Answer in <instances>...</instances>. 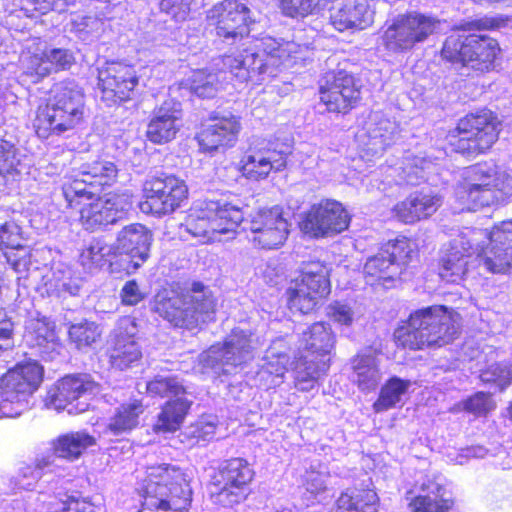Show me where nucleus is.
<instances>
[{
	"label": "nucleus",
	"instance_id": "4",
	"mask_svg": "<svg viewBox=\"0 0 512 512\" xmlns=\"http://www.w3.org/2000/svg\"><path fill=\"white\" fill-rule=\"evenodd\" d=\"M216 301L211 290L200 282L158 293L155 311L171 325L193 331L213 319Z\"/></svg>",
	"mask_w": 512,
	"mask_h": 512
},
{
	"label": "nucleus",
	"instance_id": "20",
	"mask_svg": "<svg viewBox=\"0 0 512 512\" xmlns=\"http://www.w3.org/2000/svg\"><path fill=\"white\" fill-rule=\"evenodd\" d=\"M99 393L100 385L91 375H68L49 391L47 399L48 404L58 411L79 414L89 409L90 401Z\"/></svg>",
	"mask_w": 512,
	"mask_h": 512
},
{
	"label": "nucleus",
	"instance_id": "30",
	"mask_svg": "<svg viewBox=\"0 0 512 512\" xmlns=\"http://www.w3.org/2000/svg\"><path fill=\"white\" fill-rule=\"evenodd\" d=\"M400 135L398 123L382 112L370 114L363 132L357 137L367 155L380 156L391 145L396 143Z\"/></svg>",
	"mask_w": 512,
	"mask_h": 512
},
{
	"label": "nucleus",
	"instance_id": "37",
	"mask_svg": "<svg viewBox=\"0 0 512 512\" xmlns=\"http://www.w3.org/2000/svg\"><path fill=\"white\" fill-rule=\"evenodd\" d=\"M24 339L43 359H53L54 354H58L54 326L45 318L29 320Z\"/></svg>",
	"mask_w": 512,
	"mask_h": 512
},
{
	"label": "nucleus",
	"instance_id": "16",
	"mask_svg": "<svg viewBox=\"0 0 512 512\" xmlns=\"http://www.w3.org/2000/svg\"><path fill=\"white\" fill-rule=\"evenodd\" d=\"M146 391L151 396L169 397L158 415L154 429L157 432H174L179 429L192 401L182 383L175 376L158 375L146 383Z\"/></svg>",
	"mask_w": 512,
	"mask_h": 512
},
{
	"label": "nucleus",
	"instance_id": "55",
	"mask_svg": "<svg viewBox=\"0 0 512 512\" xmlns=\"http://www.w3.org/2000/svg\"><path fill=\"white\" fill-rule=\"evenodd\" d=\"M494 408L491 395L485 392H478L463 402V409L476 415H485Z\"/></svg>",
	"mask_w": 512,
	"mask_h": 512
},
{
	"label": "nucleus",
	"instance_id": "46",
	"mask_svg": "<svg viewBox=\"0 0 512 512\" xmlns=\"http://www.w3.org/2000/svg\"><path fill=\"white\" fill-rule=\"evenodd\" d=\"M410 381L392 377L381 388L378 399L373 404L376 412L387 411L401 402L402 396L407 392Z\"/></svg>",
	"mask_w": 512,
	"mask_h": 512
},
{
	"label": "nucleus",
	"instance_id": "52",
	"mask_svg": "<svg viewBox=\"0 0 512 512\" xmlns=\"http://www.w3.org/2000/svg\"><path fill=\"white\" fill-rule=\"evenodd\" d=\"M51 465L49 458H42L34 466L25 467L19 485L26 490H33L37 481L46 476L47 471H51Z\"/></svg>",
	"mask_w": 512,
	"mask_h": 512
},
{
	"label": "nucleus",
	"instance_id": "6",
	"mask_svg": "<svg viewBox=\"0 0 512 512\" xmlns=\"http://www.w3.org/2000/svg\"><path fill=\"white\" fill-rule=\"evenodd\" d=\"M86 114L83 89L74 80L56 83L44 106L37 111L34 126L40 137L62 135L84 123Z\"/></svg>",
	"mask_w": 512,
	"mask_h": 512
},
{
	"label": "nucleus",
	"instance_id": "8",
	"mask_svg": "<svg viewBox=\"0 0 512 512\" xmlns=\"http://www.w3.org/2000/svg\"><path fill=\"white\" fill-rule=\"evenodd\" d=\"M512 196V176L493 162L478 163L465 171V183L456 188L461 210L489 206Z\"/></svg>",
	"mask_w": 512,
	"mask_h": 512
},
{
	"label": "nucleus",
	"instance_id": "18",
	"mask_svg": "<svg viewBox=\"0 0 512 512\" xmlns=\"http://www.w3.org/2000/svg\"><path fill=\"white\" fill-rule=\"evenodd\" d=\"M75 63L73 52L66 48L49 47L39 39H33L23 49L20 64L25 74L37 82L51 73L68 70Z\"/></svg>",
	"mask_w": 512,
	"mask_h": 512
},
{
	"label": "nucleus",
	"instance_id": "50",
	"mask_svg": "<svg viewBox=\"0 0 512 512\" xmlns=\"http://www.w3.org/2000/svg\"><path fill=\"white\" fill-rule=\"evenodd\" d=\"M69 339L78 349L90 347L101 336V329L94 322L83 321L72 324L69 328Z\"/></svg>",
	"mask_w": 512,
	"mask_h": 512
},
{
	"label": "nucleus",
	"instance_id": "2",
	"mask_svg": "<svg viewBox=\"0 0 512 512\" xmlns=\"http://www.w3.org/2000/svg\"><path fill=\"white\" fill-rule=\"evenodd\" d=\"M118 170L107 160L83 163L64 177L62 195L70 208L85 204L80 210V223L87 231L106 229L123 218L129 203L119 195L99 197L105 186L115 182Z\"/></svg>",
	"mask_w": 512,
	"mask_h": 512
},
{
	"label": "nucleus",
	"instance_id": "25",
	"mask_svg": "<svg viewBox=\"0 0 512 512\" xmlns=\"http://www.w3.org/2000/svg\"><path fill=\"white\" fill-rule=\"evenodd\" d=\"M349 222V214L343 205L338 201L326 199L312 205L299 225L305 235L323 238L346 230Z\"/></svg>",
	"mask_w": 512,
	"mask_h": 512
},
{
	"label": "nucleus",
	"instance_id": "15",
	"mask_svg": "<svg viewBox=\"0 0 512 512\" xmlns=\"http://www.w3.org/2000/svg\"><path fill=\"white\" fill-rule=\"evenodd\" d=\"M330 291L328 268L321 262H310L305 264L300 275L291 281L286 294L290 309L307 314L313 311Z\"/></svg>",
	"mask_w": 512,
	"mask_h": 512
},
{
	"label": "nucleus",
	"instance_id": "40",
	"mask_svg": "<svg viewBox=\"0 0 512 512\" xmlns=\"http://www.w3.org/2000/svg\"><path fill=\"white\" fill-rule=\"evenodd\" d=\"M353 379L364 392L375 390L381 381V372L376 357L369 352H362L352 360Z\"/></svg>",
	"mask_w": 512,
	"mask_h": 512
},
{
	"label": "nucleus",
	"instance_id": "9",
	"mask_svg": "<svg viewBox=\"0 0 512 512\" xmlns=\"http://www.w3.org/2000/svg\"><path fill=\"white\" fill-rule=\"evenodd\" d=\"M244 221L239 203L226 199L207 200L197 204L184 224L186 231L202 242L220 240L218 235L234 234Z\"/></svg>",
	"mask_w": 512,
	"mask_h": 512
},
{
	"label": "nucleus",
	"instance_id": "39",
	"mask_svg": "<svg viewBox=\"0 0 512 512\" xmlns=\"http://www.w3.org/2000/svg\"><path fill=\"white\" fill-rule=\"evenodd\" d=\"M144 410L145 406L140 399L120 404L110 417L107 430L116 436L131 432L138 427Z\"/></svg>",
	"mask_w": 512,
	"mask_h": 512
},
{
	"label": "nucleus",
	"instance_id": "59",
	"mask_svg": "<svg viewBox=\"0 0 512 512\" xmlns=\"http://www.w3.org/2000/svg\"><path fill=\"white\" fill-rule=\"evenodd\" d=\"M121 300L124 305L134 306L140 303L145 294L140 290L135 280L127 281L121 289Z\"/></svg>",
	"mask_w": 512,
	"mask_h": 512
},
{
	"label": "nucleus",
	"instance_id": "22",
	"mask_svg": "<svg viewBox=\"0 0 512 512\" xmlns=\"http://www.w3.org/2000/svg\"><path fill=\"white\" fill-rule=\"evenodd\" d=\"M144 199L139 207L143 213L166 215L186 200L188 189L184 181L173 175L153 177L144 184Z\"/></svg>",
	"mask_w": 512,
	"mask_h": 512
},
{
	"label": "nucleus",
	"instance_id": "34",
	"mask_svg": "<svg viewBox=\"0 0 512 512\" xmlns=\"http://www.w3.org/2000/svg\"><path fill=\"white\" fill-rule=\"evenodd\" d=\"M240 122L234 115L215 116L198 135L202 150L212 152L220 147L230 146L236 141Z\"/></svg>",
	"mask_w": 512,
	"mask_h": 512
},
{
	"label": "nucleus",
	"instance_id": "29",
	"mask_svg": "<svg viewBox=\"0 0 512 512\" xmlns=\"http://www.w3.org/2000/svg\"><path fill=\"white\" fill-rule=\"evenodd\" d=\"M480 230L486 234L481 242L483 253L480 254L485 272H508L512 268V219L494 225L491 231Z\"/></svg>",
	"mask_w": 512,
	"mask_h": 512
},
{
	"label": "nucleus",
	"instance_id": "45",
	"mask_svg": "<svg viewBox=\"0 0 512 512\" xmlns=\"http://www.w3.org/2000/svg\"><path fill=\"white\" fill-rule=\"evenodd\" d=\"M81 283V278L74 276L70 268L64 267L53 270L45 286L48 293L74 296L79 292Z\"/></svg>",
	"mask_w": 512,
	"mask_h": 512
},
{
	"label": "nucleus",
	"instance_id": "31",
	"mask_svg": "<svg viewBox=\"0 0 512 512\" xmlns=\"http://www.w3.org/2000/svg\"><path fill=\"white\" fill-rule=\"evenodd\" d=\"M181 104L172 99L155 108L146 130L148 140L154 144H165L173 140L182 126Z\"/></svg>",
	"mask_w": 512,
	"mask_h": 512
},
{
	"label": "nucleus",
	"instance_id": "5",
	"mask_svg": "<svg viewBox=\"0 0 512 512\" xmlns=\"http://www.w3.org/2000/svg\"><path fill=\"white\" fill-rule=\"evenodd\" d=\"M189 481V475L176 465L149 467L138 512H188L192 500Z\"/></svg>",
	"mask_w": 512,
	"mask_h": 512
},
{
	"label": "nucleus",
	"instance_id": "58",
	"mask_svg": "<svg viewBox=\"0 0 512 512\" xmlns=\"http://www.w3.org/2000/svg\"><path fill=\"white\" fill-rule=\"evenodd\" d=\"M289 346L285 338L279 337L272 341L269 348L266 351L265 357L268 360L274 362H282V366L287 368L290 360L288 354Z\"/></svg>",
	"mask_w": 512,
	"mask_h": 512
},
{
	"label": "nucleus",
	"instance_id": "63",
	"mask_svg": "<svg viewBox=\"0 0 512 512\" xmlns=\"http://www.w3.org/2000/svg\"><path fill=\"white\" fill-rule=\"evenodd\" d=\"M22 5L27 12L36 11L40 14H46L50 10L56 9L53 0H22Z\"/></svg>",
	"mask_w": 512,
	"mask_h": 512
},
{
	"label": "nucleus",
	"instance_id": "11",
	"mask_svg": "<svg viewBox=\"0 0 512 512\" xmlns=\"http://www.w3.org/2000/svg\"><path fill=\"white\" fill-rule=\"evenodd\" d=\"M262 345L256 333L235 328L223 344L212 345L202 353L200 360L204 367L211 368L216 374L231 375L251 361Z\"/></svg>",
	"mask_w": 512,
	"mask_h": 512
},
{
	"label": "nucleus",
	"instance_id": "13",
	"mask_svg": "<svg viewBox=\"0 0 512 512\" xmlns=\"http://www.w3.org/2000/svg\"><path fill=\"white\" fill-rule=\"evenodd\" d=\"M499 125L497 116L488 109L466 115L459 120L457 135L451 140L453 150L466 157L485 153L497 141Z\"/></svg>",
	"mask_w": 512,
	"mask_h": 512
},
{
	"label": "nucleus",
	"instance_id": "42",
	"mask_svg": "<svg viewBox=\"0 0 512 512\" xmlns=\"http://www.w3.org/2000/svg\"><path fill=\"white\" fill-rule=\"evenodd\" d=\"M96 444V439L84 430L60 435L53 442L54 453L60 457L74 460L89 447Z\"/></svg>",
	"mask_w": 512,
	"mask_h": 512
},
{
	"label": "nucleus",
	"instance_id": "3",
	"mask_svg": "<svg viewBox=\"0 0 512 512\" xmlns=\"http://www.w3.org/2000/svg\"><path fill=\"white\" fill-rule=\"evenodd\" d=\"M503 25V20L485 16L473 21L461 23L444 41L441 55L452 63H461L476 71H489L494 67L495 59L500 52L498 42L487 36L464 32L494 30Z\"/></svg>",
	"mask_w": 512,
	"mask_h": 512
},
{
	"label": "nucleus",
	"instance_id": "48",
	"mask_svg": "<svg viewBox=\"0 0 512 512\" xmlns=\"http://www.w3.org/2000/svg\"><path fill=\"white\" fill-rule=\"evenodd\" d=\"M332 0H280V9L285 16L304 18L316 15Z\"/></svg>",
	"mask_w": 512,
	"mask_h": 512
},
{
	"label": "nucleus",
	"instance_id": "23",
	"mask_svg": "<svg viewBox=\"0 0 512 512\" xmlns=\"http://www.w3.org/2000/svg\"><path fill=\"white\" fill-rule=\"evenodd\" d=\"M138 325L132 317L120 318L109 335L106 354L112 368L124 371L139 365L142 348L138 342Z\"/></svg>",
	"mask_w": 512,
	"mask_h": 512
},
{
	"label": "nucleus",
	"instance_id": "61",
	"mask_svg": "<svg viewBox=\"0 0 512 512\" xmlns=\"http://www.w3.org/2000/svg\"><path fill=\"white\" fill-rule=\"evenodd\" d=\"M59 503L65 511L94 512L93 505L78 495H65V499L60 498Z\"/></svg>",
	"mask_w": 512,
	"mask_h": 512
},
{
	"label": "nucleus",
	"instance_id": "43",
	"mask_svg": "<svg viewBox=\"0 0 512 512\" xmlns=\"http://www.w3.org/2000/svg\"><path fill=\"white\" fill-rule=\"evenodd\" d=\"M316 358V356H311V358L301 356L296 363V381L301 390L312 389L318 378L328 370V361L324 359L316 361Z\"/></svg>",
	"mask_w": 512,
	"mask_h": 512
},
{
	"label": "nucleus",
	"instance_id": "12",
	"mask_svg": "<svg viewBox=\"0 0 512 512\" xmlns=\"http://www.w3.org/2000/svg\"><path fill=\"white\" fill-rule=\"evenodd\" d=\"M43 369L37 362L18 364L0 379V418L18 417L29 408V398L39 387Z\"/></svg>",
	"mask_w": 512,
	"mask_h": 512
},
{
	"label": "nucleus",
	"instance_id": "53",
	"mask_svg": "<svg viewBox=\"0 0 512 512\" xmlns=\"http://www.w3.org/2000/svg\"><path fill=\"white\" fill-rule=\"evenodd\" d=\"M480 377L483 382L496 383L503 390L512 381V366L507 363H494L482 371Z\"/></svg>",
	"mask_w": 512,
	"mask_h": 512
},
{
	"label": "nucleus",
	"instance_id": "60",
	"mask_svg": "<svg viewBox=\"0 0 512 512\" xmlns=\"http://www.w3.org/2000/svg\"><path fill=\"white\" fill-rule=\"evenodd\" d=\"M416 210V204H414L412 195L398 203L394 208L395 214L399 220L407 224L418 221V214H416Z\"/></svg>",
	"mask_w": 512,
	"mask_h": 512
},
{
	"label": "nucleus",
	"instance_id": "51",
	"mask_svg": "<svg viewBox=\"0 0 512 512\" xmlns=\"http://www.w3.org/2000/svg\"><path fill=\"white\" fill-rule=\"evenodd\" d=\"M286 371L287 368L282 366V362H274L264 358L263 364L256 373V380L260 386L270 389L282 383Z\"/></svg>",
	"mask_w": 512,
	"mask_h": 512
},
{
	"label": "nucleus",
	"instance_id": "62",
	"mask_svg": "<svg viewBox=\"0 0 512 512\" xmlns=\"http://www.w3.org/2000/svg\"><path fill=\"white\" fill-rule=\"evenodd\" d=\"M161 11L171 14L175 18H184L188 4L184 0H159Z\"/></svg>",
	"mask_w": 512,
	"mask_h": 512
},
{
	"label": "nucleus",
	"instance_id": "44",
	"mask_svg": "<svg viewBox=\"0 0 512 512\" xmlns=\"http://www.w3.org/2000/svg\"><path fill=\"white\" fill-rule=\"evenodd\" d=\"M329 483V469L327 465L320 462L312 463L302 476V486L309 495L308 501L311 502L328 490Z\"/></svg>",
	"mask_w": 512,
	"mask_h": 512
},
{
	"label": "nucleus",
	"instance_id": "28",
	"mask_svg": "<svg viewBox=\"0 0 512 512\" xmlns=\"http://www.w3.org/2000/svg\"><path fill=\"white\" fill-rule=\"evenodd\" d=\"M319 98L328 112L345 114L359 101L360 90L352 74L331 71L320 80Z\"/></svg>",
	"mask_w": 512,
	"mask_h": 512
},
{
	"label": "nucleus",
	"instance_id": "26",
	"mask_svg": "<svg viewBox=\"0 0 512 512\" xmlns=\"http://www.w3.org/2000/svg\"><path fill=\"white\" fill-rule=\"evenodd\" d=\"M138 82L134 67L124 62H106L98 69L100 98L108 106L131 99Z\"/></svg>",
	"mask_w": 512,
	"mask_h": 512
},
{
	"label": "nucleus",
	"instance_id": "56",
	"mask_svg": "<svg viewBox=\"0 0 512 512\" xmlns=\"http://www.w3.org/2000/svg\"><path fill=\"white\" fill-rule=\"evenodd\" d=\"M412 197L414 204H416L418 221L431 216L442 203L441 198L437 195L415 193Z\"/></svg>",
	"mask_w": 512,
	"mask_h": 512
},
{
	"label": "nucleus",
	"instance_id": "64",
	"mask_svg": "<svg viewBox=\"0 0 512 512\" xmlns=\"http://www.w3.org/2000/svg\"><path fill=\"white\" fill-rule=\"evenodd\" d=\"M15 250H11V252L5 253L7 262L13 268V270L17 273H24L28 270L29 260L27 258L26 253L24 252L20 255Z\"/></svg>",
	"mask_w": 512,
	"mask_h": 512
},
{
	"label": "nucleus",
	"instance_id": "47",
	"mask_svg": "<svg viewBox=\"0 0 512 512\" xmlns=\"http://www.w3.org/2000/svg\"><path fill=\"white\" fill-rule=\"evenodd\" d=\"M116 248L101 238H94L80 254V262L86 269L102 267L115 254Z\"/></svg>",
	"mask_w": 512,
	"mask_h": 512
},
{
	"label": "nucleus",
	"instance_id": "1",
	"mask_svg": "<svg viewBox=\"0 0 512 512\" xmlns=\"http://www.w3.org/2000/svg\"><path fill=\"white\" fill-rule=\"evenodd\" d=\"M298 48L294 42L280 43L272 37H263L241 52L223 56V71L194 70L182 85L200 98H212L222 87L220 78L226 72L241 83L261 84L276 77L282 68L292 67L299 59Z\"/></svg>",
	"mask_w": 512,
	"mask_h": 512
},
{
	"label": "nucleus",
	"instance_id": "36",
	"mask_svg": "<svg viewBox=\"0 0 512 512\" xmlns=\"http://www.w3.org/2000/svg\"><path fill=\"white\" fill-rule=\"evenodd\" d=\"M388 171V176L398 185H418L437 171V163L425 156L407 154L398 167H390Z\"/></svg>",
	"mask_w": 512,
	"mask_h": 512
},
{
	"label": "nucleus",
	"instance_id": "24",
	"mask_svg": "<svg viewBox=\"0 0 512 512\" xmlns=\"http://www.w3.org/2000/svg\"><path fill=\"white\" fill-rule=\"evenodd\" d=\"M243 229L250 231L249 239L254 246L267 250L280 248L290 232L280 206L256 211L244 222Z\"/></svg>",
	"mask_w": 512,
	"mask_h": 512
},
{
	"label": "nucleus",
	"instance_id": "54",
	"mask_svg": "<svg viewBox=\"0 0 512 512\" xmlns=\"http://www.w3.org/2000/svg\"><path fill=\"white\" fill-rule=\"evenodd\" d=\"M20 227L13 221L0 225V249L23 250Z\"/></svg>",
	"mask_w": 512,
	"mask_h": 512
},
{
	"label": "nucleus",
	"instance_id": "38",
	"mask_svg": "<svg viewBox=\"0 0 512 512\" xmlns=\"http://www.w3.org/2000/svg\"><path fill=\"white\" fill-rule=\"evenodd\" d=\"M334 345L335 335L328 323L316 322L302 332L300 347L311 356L325 357L331 353Z\"/></svg>",
	"mask_w": 512,
	"mask_h": 512
},
{
	"label": "nucleus",
	"instance_id": "41",
	"mask_svg": "<svg viewBox=\"0 0 512 512\" xmlns=\"http://www.w3.org/2000/svg\"><path fill=\"white\" fill-rule=\"evenodd\" d=\"M378 502L373 489L347 490L338 497L332 512H377Z\"/></svg>",
	"mask_w": 512,
	"mask_h": 512
},
{
	"label": "nucleus",
	"instance_id": "17",
	"mask_svg": "<svg viewBox=\"0 0 512 512\" xmlns=\"http://www.w3.org/2000/svg\"><path fill=\"white\" fill-rule=\"evenodd\" d=\"M290 154L288 141L253 139L241 160L243 174L251 180L265 179L271 171H282Z\"/></svg>",
	"mask_w": 512,
	"mask_h": 512
},
{
	"label": "nucleus",
	"instance_id": "57",
	"mask_svg": "<svg viewBox=\"0 0 512 512\" xmlns=\"http://www.w3.org/2000/svg\"><path fill=\"white\" fill-rule=\"evenodd\" d=\"M19 164L16 148L10 142L0 139V176L10 174Z\"/></svg>",
	"mask_w": 512,
	"mask_h": 512
},
{
	"label": "nucleus",
	"instance_id": "21",
	"mask_svg": "<svg viewBox=\"0 0 512 512\" xmlns=\"http://www.w3.org/2000/svg\"><path fill=\"white\" fill-rule=\"evenodd\" d=\"M254 478V470L244 458H231L219 466L213 478L217 488L216 502L228 507L240 503L247 496L248 486Z\"/></svg>",
	"mask_w": 512,
	"mask_h": 512
},
{
	"label": "nucleus",
	"instance_id": "7",
	"mask_svg": "<svg viewBox=\"0 0 512 512\" xmlns=\"http://www.w3.org/2000/svg\"><path fill=\"white\" fill-rule=\"evenodd\" d=\"M458 332V314L446 306L434 305L411 313L408 326L398 329L394 336L398 346L418 350L448 344Z\"/></svg>",
	"mask_w": 512,
	"mask_h": 512
},
{
	"label": "nucleus",
	"instance_id": "27",
	"mask_svg": "<svg viewBox=\"0 0 512 512\" xmlns=\"http://www.w3.org/2000/svg\"><path fill=\"white\" fill-rule=\"evenodd\" d=\"M411 252L406 238L389 241L379 253L367 259L364 265L367 283L374 285L382 281L383 286L389 287L400 274V265L407 261Z\"/></svg>",
	"mask_w": 512,
	"mask_h": 512
},
{
	"label": "nucleus",
	"instance_id": "35",
	"mask_svg": "<svg viewBox=\"0 0 512 512\" xmlns=\"http://www.w3.org/2000/svg\"><path fill=\"white\" fill-rule=\"evenodd\" d=\"M152 235L142 224L125 226L117 236L116 249L131 257L133 267L139 268L149 257Z\"/></svg>",
	"mask_w": 512,
	"mask_h": 512
},
{
	"label": "nucleus",
	"instance_id": "49",
	"mask_svg": "<svg viewBox=\"0 0 512 512\" xmlns=\"http://www.w3.org/2000/svg\"><path fill=\"white\" fill-rule=\"evenodd\" d=\"M327 310L330 319L341 327H351L362 315L359 306L349 301H334Z\"/></svg>",
	"mask_w": 512,
	"mask_h": 512
},
{
	"label": "nucleus",
	"instance_id": "14",
	"mask_svg": "<svg viewBox=\"0 0 512 512\" xmlns=\"http://www.w3.org/2000/svg\"><path fill=\"white\" fill-rule=\"evenodd\" d=\"M486 234L478 228L467 229L449 243V249L441 259L439 276L446 282L457 283L469 273L470 263L473 257L478 267L483 271V262L480 254L483 253V245Z\"/></svg>",
	"mask_w": 512,
	"mask_h": 512
},
{
	"label": "nucleus",
	"instance_id": "32",
	"mask_svg": "<svg viewBox=\"0 0 512 512\" xmlns=\"http://www.w3.org/2000/svg\"><path fill=\"white\" fill-rule=\"evenodd\" d=\"M330 21L338 31L363 30L374 21L367 0H338L331 9Z\"/></svg>",
	"mask_w": 512,
	"mask_h": 512
},
{
	"label": "nucleus",
	"instance_id": "33",
	"mask_svg": "<svg viewBox=\"0 0 512 512\" xmlns=\"http://www.w3.org/2000/svg\"><path fill=\"white\" fill-rule=\"evenodd\" d=\"M446 479L442 475H427L420 484V493L411 499V512H448L452 502L445 497Z\"/></svg>",
	"mask_w": 512,
	"mask_h": 512
},
{
	"label": "nucleus",
	"instance_id": "19",
	"mask_svg": "<svg viewBox=\"0 0 512 512\" xmlns=\"http://www.w3.org/2000/svg\"><path fill=\"white\" fill-rule=\"evenodd\" d=\"M207 24L213 27L216 36L227 44H234L249 36L254 22L250 9L237 0H223L207 11Z\"/></svg>",
	"mask_w": 512,
	"mask_h": 512
},
{
	"label": "nucleus",
	"instance_id": "10",
	"mask_svg": "<svg viewBox=\"0 0 512 512\" xmlns=\"http://www.w3.org/2000/svg\"><path fill=\"white\" fill-rule=\"evenodd\" d=\"M440 30L441 21L436 16L410 11L385 23L381 41L388 53L401 55L411 52Z\"/></svg>",
	"mask_w": 512,
	"mask_h": 512
}]
</instances>
